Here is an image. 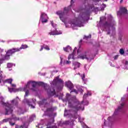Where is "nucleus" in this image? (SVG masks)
Returning a JSON list of instances; mask_svg holds the SVG:
<instances>
[{
    "instance_id": "obj_1",
    "label": "nucleus",
    "mask_w": 128,
    "mask_h": 128,
    "mask_svg": "<svg viewBox=\"0 0 128 128\" xmlns=\"http://www.w3.org/2000/svg\"><path fill=\"white\" fill-rule=\"evenodd\" d=\"M92 96V92H90L85 94L83 97V101L82 102H80L76 100V96L70 98V94H67L66 99L65 100V102H68V106L71 108V110L75 112H78V111L80 110H84V106H88V102L84 100V99L86 98L87 96Z\"/></svg>"
},
{
    "instance_id": "obj_3",
    "label": "nucleus",
    "mask_w": 128,
    "mask_h": 128,
    "mask_svg": "<svg viewBox=\"0 0 128 128\" xmlns=\"http://www.w3.org/2000/svg\"><path fill=\"white\" fill-rule=\"evenodd\" d=\"M73 58H81V60H84L86 58L88 62H90L92 60H94V56L88 55V53H82V50L80 48L78 49L76 54V47H75L73 53L69 55L68 60Z\"/></svg>"
},
{
    "instance_id": "obj_28",
    "label": "nucleus",
    "mask_w": 128,
    "mask_h": 128,
    "mask_svg": "<svg viewBox=\"0 0 128 128\" xmlns=\"http://www.w3.org/2000/svg\"><path fill=\"white\" fill-rule=\"evenodd\" d=\"M82 79V80L86 82V80H84V78H86V75H84V74H83L82 76H81Z\"/></svg>"
},
{
    "instance_id": "obj_42",
    "label": "nucleus",
    "mask_w": 128,
    "mask_h": 128,
    "mask_svg": "<svg viewBox=\"0 0 128 128\" xmlns=\"http://www.w3.org/2000/svg\"><path fill=\"white\" fill-rule=\"evenodd\" d=\"M44 46H41V48L40 49V52H42V50H44Z\"/></svg>"
},
{
    "instance_id": "obj_48",
    "label": "nucleus",
    "mask_w": 128,
    "mask_h": 128,
    "mask_svg": "<svg viewBox=\"0 0 128 128\" xmlns=\"http://www.w3.org/2000/svg\"><path fill=\"white\" fill-rule=\"evenodd\" d=\"M0 98L2 100H4V98H2V96L0 97Z\"/></svg>"
},
{
    "instance_id": "obj_31",
    "label": "nucleus",
    "mask_w": 128,
    "mask_h": 128,
    "mask_svg": "<svg viewBox=\"0 0 128 128\" xmlns=\"http://www.w3.org/2000/svg\"><path fill=\"white\" fill-rule=\"evenodd\" d=\"M78 118L81 124H82V120H84V118H82V117L79 116Z\"/></svg>"
},
{
    "instance_id": "obj_15",
    "label": "nucleus",
    "mask_w": 128,
    "mask_h": 128,
    "mask_svg": "<svg viewBox=\"0 0 128 128\" xmlns=\"http://www.w3.org/2000/svg\"><path fill=\"white\" fill-rule=\"evenodd\" d=\"M66 86H67L69 90H72L74 89V84H72L70 81L66 82Z\"/></svg>"
},
{
    "instance_id": "obj_17",
    "label": "nucleus",
    "mask_w": 128,
    "mask_h": 128,
    "mask_svg": "<svg viewBox=\"0 0 128 128\" xmlns=\"http://www.w3.org/2000/svg\"><path fill=\"white\" fill-rule=\"evenodd\" d=\"M47 92L49 94H50V96H54V94H56V90L54 88H52L50 90L48 89L47 90Z\"/></svg>"
},
{
    "instance_id": "obj_14",
    "label": "nucleus",
    "mask_w": 128,
    "mask_h": 128,
    "mask_svg": "<svg viewBox=\"0 0 128 128\" xmlns=\"http://www.w3.org/2000/svg\"><path fill=\"white\" fill-rule=\"evenodd\" d=\"M77 90L74 89L73 90H72L70 92H75V94H78V92H84L83 90H82V88H80V86H76Z\"/></svg>"
},
{
    "instance_id": "obj_23",
    "label": "nucleus",
    "mask_w": 128,
    "mask_h": 128,
    "mask_svg": "<svg viewBox=\"0 0 128 128\" xmlns=\"http://www.w3.org/2000/svg\"><path fill=\"white\" fill-rule=\"evenodd\" d=\"M4 82H7L8 84H12V78L7 79Z\"/></svg>"
},
{
    "instance_id": "obj_40",
    "label": "nucleus",
    "mask_w": 128,
    "mask_h": 128,
    "mask_svg": "<svg viewBox=\"0 0 128 128\" xmlns=\"http://www.w3.org/2000/svg\"><path fill=\"white\" fill-rule=\"evenodd\" d=\"M118 55H116L114 56V60H118Z\"/></svg>"
},
{
    "instance_id": "obj_50",
    "label": "nucleus",
    "mask_w": 128,
    "mask_h": 128,
    "mask_svg": "<svg viewBox=\"0 0 128 128\" xmlns=\"http://www.w3.org/2000/svg\"><path fill=\"white\" fill-rule=\"evenodd\" d=\"M16 128H19L18 126V125H17V126H16Z\"/></svg>"
},
{
    "instance_id": "obj_26",
    "label": "nucleus",
    "mask_w": 128,
    "mask_h": 128,
    "mask_svg": "<svg viewBox=\"0 0 128 128\" xmlns=\"http://www.w3.org/2000/svg\"><path fill=\"white\" fill-rule=\"evenodd\" d=\"M30 124V123H28V122H27L26 123H24V125L22 126V128H27L28 126V124Z\"/></svg>"
},
{
    "instance_id": "obj_60",
    "label": "nucleus",
    "mask_w": 128,
    "mask_h": 128,
    "mask_svg": "<svg viewBox=\"0 0 128 128\" xmlns=\"http://www.w3.org/2000/svg\"><path fill=\"white\" fill-rule=\"evenodd\" d=\"M76 118H78V117H75Z\"/></svg>"
},
{
    "instance_id": "obj_61",
    "label": "nucleus",
    "mask_w": 128,
    "mask_h": 128,
    "mask_svg": "<svg viewBox=\"0 0 128 128\" xmlns=\"http://www.w3.org/2000/svg\"><path fill=\"white\" fill-rule=\"evenodd\" d=\"M2 42H4V41H2Z\"/></svg>"
},
{
    "instance_id": "obj_47",
    "label": "nucleus",
    "mask_w": 128,
    "mask_h": 128,
    "mask_svg": "<svg viewBox=\"0 0 128 128\" xmlns=\"http://www.w3.org/2000/svg\"><path fill=\"white\" fill-rule=\"evenodd\" d=\"M2 64V60H0V65Z\"/></svg>"
},
{
    "instance_id": "obj_8",
    "label": "nucleus",
    "mask_w": 128,
    "mask_h": 128,
    "mask_svg": "<svg viewBox=\"0 0 128 128\" xmlns=\"http://www.w3.org/2000/svg\"><path fill=\"white\" fill-rule=\"evenodd\" d=\"M16 120H20V118L13 116L12 118H8L3 120L2 121L0 122V124H4V122H9L10 126H14L15 124L14 122H16Z\"/></svg>"
},
{
    "instance_id": "obj_56",
    "label": "nucleus",
    "mask_w": 128,
    "mask_h": 128,
    "mask_svg": "<svg viewBox=\"0 0 128 128\" xmlns=\"http://www.w3.org/2000/svg\"><path fill=\"white\" fill-rule=\"evenodd\" d=\"M111 66H114V65H112V64H111Z\"/></svg>"
},
{
    "instance_id": "obj_24",
    "label": "nucleus",
    "mask_w": 128,
    "mask_h": 128,
    "mask_svg": "<svg viewBox=\"0 0 128 128\" xmlns=\"http://www.w3.org/2000/svg\"><path fill=\"white\" fill-rule=\"evenodd\" d=\"M70 114V110H65L64 116H68Z\"/></svg>"
},
{
    "instance_id": "obj_16",
    "label": "nucleus",
    "mask_w": 128,
    "mask_h": 128,
    "mask_svg": "<svg viewBox=\"0 0 128 128\" xmlns=\"http://www.w3.org/2000/svg\"><path fill=\"white\" fill-rule=\"evenodd\" d=\"M50 36H56L58 34H62V32H58L56 30H55V31H52L51 32L48 33Z\"/></svg>"
},
{
    "instance_id": "obj_18",
    "label": "nucleus",
    "mask_w": 128,
    "mask_h": 128,
    "mask_svg": "<svg viewBox=\"0 0 128 128\" xmlns=\"http://www.w3.org/2000/svg\"><path fill=\"white\" fill-rule=\"evenodd\" d=\"M84 10L86 11V14H90V10H92V8L91 6H90L88 5V6H85Z\"/></svg>"
},
{
    "instance_id": "obj_52",
    "label": "nucleus",
    "mask_w": 128,
    "mask_h": 128,
    "mask_svg": "<svg viewBox=\"0 0 128 128\" xmlns=\"http://www.w3.org/2000/svg\"><path fill=\"white\" fill-rule=\"evenodd\" d=\"M123 1H124V0H120V2H122Z\"/></svg>"
},
{
    "instance_id": "obj_32",
    "label": "nucleus",
    "mask_w": 128,
    "mask_h": 128,
    "mask_svg": "<svg viewBox=\"0 0 128 128\" xmlns=\"http://www.w3.org/2000/svg\"><path fill=\"white\" fill-rule=\"evenodd\" d=\"M43 46L45 50H50V47H48V46L44 45Z\"/></svg>"
},
{
    "instance_id": "obj_51",
    "label": "nucleus",
    "mask_w": 128,
    "mask_h": 128,
    "mask_svg": "<svg viewBox=\"0 0 128 128\" xmlns=\"http://www.w3.org/2000/svg\"><path fill=\"white\" fill-rule=\"evenodd\" d=\"M39 104H40V106H42V102H40Z\"/></svg>"
},
{
    "instance_id": "obj_38",
    "label": "nucleus",
    "mask_w": 128,
    "mask_h": 128,
    "mask_svg": "<svg viewBox=\"0 0 128 128\" xmlns=\"http://www.w3.org/2000/svg\"><path fill=\"white\" fill-rule=\"evenodd\" d=\"M43 126H44V125H42V124H38V128H42Z\"/></svg>"
},
{
    "instance_id": "obj_45",
    "label": "nucleus",
    "mask_w": 128,
    "mask_h": 128,
    "mask_svg": "<svg viewBox=\"0 0 128 128\" xmlns=\"http://www.w3.org/2000/svg\"><path fill=\"white\" fill-rule=\"evenodd\" d=\"M86 66H87V65H86H86L84 66V68H85L86 70H88V68H86Z\"/></svg>"
},
{
    "instance_id": "obj_13",
    "label": "nucleus",
    "mask_w": 128,
    "mask_h": 128,
    "mask_svg": "<svg viewBox=\"0 0 128 128\" xmlns=\"http://www.w3.org/2000/svg\"><path fill=\"white\" fill-rule=\"evenodd\" d=\"M26 102L28 104L29 106H31L32 108H34V104H36V99H32L31 101L30 100H26Z\"/></svg>"
},
{
    "instance_id": "obj_43",
    "label": "nucleus",
    "mask_w": 128,
    "mask_h": 128,
    "mask_svg": "<svg viewBox=\"0 0 128 128\" xmlns=\"http://www.w3.org/2000/svg\"><path fill=\"white\" fill-rule=\"evenodd\" d=\"M102 18H104V17H102L100 18V22H102Z\"/></svg>"
},
{
    "instance_id": "obj_49",
    "label": "nucleus",
    "mask_w": 128,
    "mask_h": 128,
    "mask_svg": "<svg viewBox=\"0 0 128 128\" xmlns=\"http://www.w3.org/2000/svg\"><path fill=\"white\" fill-rule=\"evenodd\" d=\"M124 100V98H122V100H121V102H122V100Z\"/></svg>"
},
{
    "instance_id": "obj_55",
    "label": "nucleus",
    "mask_w": 128,
    "mask_h": 128,
    "mask_svg": "<svg viewBox=\"0 0 128 128\" xmlns=\"http://www.w3.org/2000/svg\"><path fill=\"white\" fill-rule=\"evenodd\" d=\"M74 0H71V4H72V2Z\"/></svg>"
},
{
    "instance_id": "obj_37",
    "label": "nucleus",
    "mask_w": 128,
    "mask_h": 128,
    "mask_svg": "<svg viewBox=\"0 0 128 128\" xmlns=\"http://www.w3.org/2000/svg\"><path fill=\"white\" fill-rule=\"evenodd\" d=\"M28 96V90L26 91V94H25L24 96Z\"/></svg>"
},
{
    "instance_id": "obj_54",
    "label": "nucleus",
    "mask_w": 128,
    "mask_h": 128,
    "mask_svg": "<svg viewBox=\"0 0 128 128\" xmlns=\"http://www.w3.org/2000/svg\"><path fill=\"white\" fill-rule=\"evenodd\" d=\"M82 22H84V18H82Z\"/></svg>"
},
{
    "instance_id": "obj_39",
    "label": "nucleus",
    "mask_w": 128,
    "mask_h": 128,
    "mask_svg": "<svg viewBox=\"0 0 128 128\" xmlns=\"http://www.w3.org/2000/svg\"><path fill=\"white\" fill-rule=\"evenodd\" d=\"M60 64L62 66V60H63V58H62L61 57H60Z\"/></svg>"
},
{
    "instance_id": "obj_34",
    "label": "nucleus",
    "mask_w": 128,
    "mask_h": 128,
    "mask_svg": "<svg viewBox=\"0 0 128 128\" xmlns=\"http://www.w3.org/2000/svg\"><path fill=\"white\" fill-rule=\"evenodd\" d=\"M106 4H102V5L101 10H104V8H106Z\"/></svg>"
},
{
    "instance_id": "obj_58",
    "label": "nucleus",
    "mask_w": 128,
    "mask_h": 128,
    "mask_svg": "<svg viewBox=\"0 0 128 128\" xmlns=\"http://www.w3.org/2000/svg\"><path fill=\"white\" fill-rule=\"evenodd\" d=\"M80 42H82V40H80Z\"/></svg>"
},
{
    "instance_id": "obj_44",
    "label": "nucleus",
    "mask_w": 128,
    "mask_h": 128,
    "mask_svg": "<svg viewBox=\"0 0 128 128\" xmlns=\"http://www.w3.org/2000/svg\"><path fill=\"white\" fill-rule=\"evenodd\" d=\"M11 86H12L13 88H16V84H12Z\"/></svg>"
},
{
    "instance_id": "obj_10",
    "label": "nucleus",
    "mask_w": 128,
    "mask_h": 128,
    "mask_svg": "<svg viewBox=\"0 0 128 128\" xmlns=\"http://www.w3.org/2000/svg\"><path fill=\"white\" fill-rule=\"evenodd\" d=\"M48 15L44 12L41 13L40 20H41L42 24L48 22Z\"/></svg>"
},
{
    "instance_id": "obj_5",
    "label": "nucleus",
    "mask_w": 128,
    "mask_h": 128,
    "mask_svg": "<svg viewBox=\"0 0 128 128\" xmlns=\"http://www.w3.org/2000/svg\"><path fill=\"white\" fill-rule=\"evenodd\" d=\"M28 48V45H22L20 48H13L11 50H8L6 53V56L2 58V60H10V56H12V54H14V52H20V50H24V48Z\"/></svg>"
},
{
    "instance_id": "obj_12",
    "label": "nucleus",
    "mask_w": 128,
    "mask_h": 128,
    "mask_svg": "<svg viewBox=\"0 0 128 128\" xmlns=\"http://www.w3.org/2000/svg\"><path fill=\"white\" fill-rule=\"evenodd\" d=\"M8 90L10 92H24V90H26V89L24 88H19L18 89H16L15 88H8Z\"/></svg>"
},
{
    "instance_id": "obj_19",
    "label": "nucleus",
    "mask_w": 128,
    "mask_h": 128,
    "mask_svg": "<svg viewBox=\"0 0 128 128\" xmlns=\"http://www.w3.org/2000/svg\"><path fill=\"white\" fill-rule=\"evenodd\" d=\"M73 66H74V70H76L78 68H80V64L78 62H73Z\"/></svg>"
},
{
    "instance_id": "obj_33",
    "label": "nucleus",
    "mask_w": 128,
    "mask_h": 128,
    "mask_svg": "<svg viewBox=\"0 0 128 128\" xmlns=\"http://www.w3.org/2000/svg\"><path fill=\"white\" fill-rule=\"evenodd\" d=\"M92 38V36L90 35L88 36H85L84 38V40H88V38Z\"/></svg>"
},
{
    "instance_id": "obj_20",
    "label": "nucleus",
    "mask_w": 128,
    "mask_h": 128,
    "mask_svg": "<svg viewBox=\"0 0 128 128\" xmlns=\"http://www.w3.org/2000/svg\"><path fill=\"white\" fill-rule=\"evenodd\" d=\"M64 52H70L72 50V47L70 46H67L66 48H64Z\"/></svg>"
},
{
    "instance_id": "obj_9",
    "label": "nucleus",
    "mask_w": 128,
    "mask_h": 128,
    "mask_svg": "<svg viewBox=\"0 0 128 128\" xmlns=\"http://www.w3.org/2000/svg\"><path fill=\"white\" fill-rule=\"evenodd\" d=\"M120 104V106H118V108L115 110L114 114H113L112 117L108 118V120L110 122V121L114 120V116H116V114H118V112H120V110H122V108H124V102H122V103Z\"/></svg>"
},
{
    "instance_id": "obj_29",
    "label": "nucleus",
    "mask_w": 128,
    "mask_h": 128,
    "mask_svg": "<svg viewBox=\"0 0 128 128\" xmlns=\"http://www.w3.org/2000/svg\"><path fill=\"white\" fill-rule=\"evenodd\" d=\"M72 62L70 61H68V60H65L64 62V64H71Z\"/></svg>"
},
{
    "instance_id": "obj_21",
    "label": "nucleus",
    "mask_w": 128,
    "mask_h": 128,
    "mask_svg": "<svg viewBox=\"0 0 128 128\" xmlns=\"http://www.w3.org/2000/svg\"><path fill=\"white\" fill-rule=\"evenodd\" d=\"M52 112V108H48L46 111L44 112V114L46 115H48V114H50V112Z\"/></svg>"
},
{
    "instance_id": "obj_2",
    "label": "nucleus",
    "mask_w": 128,
    "mask_h": 128,
    "mask_svg": "<svg viewBox=\"0 0 128 128\" xmlns=\"http://www.w3.org/2000/svg\"><path fill=\"white\" fill-rule=\"evenodd\" d=\"M68 8H64V11H58L56 14L58 16H59L60 20L62 22H64L66 28H70L72 26L74 30H76L78 26L79 28H81V26H84V24L82 23L80 24V22L76 21V22H72V23L68 22V23H66L64 22L66 20V14H68Z\"/></svg>"
},
{
    "instance_id": "obj_35",
    "label": "nucleus",
    "mask_w": 128,
    "mask_h": 128,
    "mask_svg": "<svg viewBox=\"0 0 128 128\" xmlns=\"http://www.w3.org/2000/svg\"><path fill=\"white\" fill-rule=\"evenodd\" d=\"M120 54H124V51L122 49H120Z\"/></svg>"
},
{
    "instance_id": "obj_30",
    "label": "nucleus",
    "mask_w": 128,
    "mask_h": 128,
    "mask_svg": "<svg viewBox=\"0 0 128 128\" xmlns=\"http://www.w3.org/2000/svg\"><path fill=\"white\" fill-rule=\"evenodd\" d=\"M34 118H36V115L34 114L30 116V120L32 122L34 120Z\"/></svg>"
},
{
    "instance_id": "obj_62",
    "label": "nucleus",
    "mask_w": 128,
    "mask_h": 128,
    "mask_svg": "<svg viewBox=\"0 0 128 128\" xmlns=\"http://www.w3.org/2000/svg\"><path fill=\"white\" fill-rule=\"evenodd\" d=\"M16 98H18V97L17 96V97H16Z\"/></svg>"
},
{
    "instance_id": "obj_36",
    "label": "nucleus",
    "mask_w": 128,
    "mask_h": 128,
    "mask_svg": "<svg viewBox=\"0 0 128 128\" xmlns=\"http://www.w3.org/2000/svg\"><path fill=\"white\" fill-rule=\"evenodd\" d=\"M51 24L53 28H54L56 26V24H54L53 21H51Z\"/></svg>"
},
{
    "instance_id": "obj_57",
    "label": "nucleus",
    "mask_w": 128,
    "mask_h": 128,
    "mask_svg": "<svg viewBox=\"0 0 128 128\" xmlns=\"http://www.w3.org/2000/svg\"><path fill=\"white\" fill-rule=\"evenodd\" d=\"M105 2H108V0H105Z\"/></svg>"
},
{
    "instance_id": "obj_27",
    "label": "nucleus",
    "mask_w": 128,
    "mask_h": 128,
    "mask_svg": "<svg viewBox=\"0 0 128 128\" xmlns=\"http://www.w3.org/2000/svg\"><path fill=\"white\" fill-rule=\"evenodd\" d=\"M13 66H16V64H14L12 63H8V68H12Z\"/></svg>"
},
{
    "instance_id": "obj_46",
    "label": "nucleus",
    "mask_w": 128,
    "mask_h": 128,
    "mask_svg": "<svg viewBox=\"0 0 128 128\" xmlns=\"http://www.w3.org/2000/svg\"><path fill=\"white\" fill-rule=\"evenodd\" d=\"M3 51H4L3 50H2V48H0V52H2Z\"/></svg>"
},
{
    "instance_id": "obj_7",
    "label": "nucleus",
    "mask_w": 128,
    "mask_h": 128,
    "mask_svg": "<svg viewBox=\"0 0 128 128\" xmlns=\"http://www.w3.org/2000/svg\"><path fill=\"white\" fill-rule=\"evenodd\" d=\"M115 25L116 22H114V20H112L110 22H106L103 26V30L108 32V34H110V28L114 30V26Z\"/></svg>"
},
{
    "instance_id": "obj_41",
    "label": "nucleus",
    "mask_w": 128,
    "mask_h": 128,
    "mask_svg": "<svg viewBox=\"0 0 128 128\" xmlns=\"http://www.w3.org/2000/svg\"><path fill=\"white\" fill-rule=\"evenodd\" d=\"M82 126L83 128H88V126H86V125H84V124H82Z\"/></svg>"
},
{
    "instance_id": "obj_53",
    "label": "nucleus",
    "mask_w": 128,
    "mask_h": 128,
    "mask_svg": "<svg viewBox=\"0 0 128 128\" xmlns=\"http://www.w3.org/2000/svg\"><path fill=\"white\" fill-rule=\"evenodd\" d=\"M128 64V61H126V64Z\"/></svg>"
},
{
    "instance_id": "obj_22",
    "label": "nucleus",
    "mask_w": 128,
    "mask_h": 128,
    "mask_svg": "<svg viewBox=\"0 0 128 128\" xmlns=\"http://www.w3.org/2000/svg\"><path fill=\"white\" fill-rule=\"evenodd\" d=\"M54 82H61L62 84H64V81L60 79H58V76L56 77L55 79H54Z\"/></svg>"
},
{
    "instance_id": "obj_11",
    "label": "nucleus",
    "mask_w": 128,
    "mask_h": 128,
    "mask_svg": "<svg viewBox=\"0 0 128 128\" xmlns=\"http://www.w3.org/2000/svg\"><path fill=\"white\" fill-rule=\"evenodd\" d=\"M128 14V11L124 7H121L120 10L117 12L118 16H122V14Z\"/></svg>"
},
{
    "instance_id": "obj_63",
    "label": "nucleus",
    "mask_w": 128,
    "mask_h": 128,
    "mask_svg": "<svg viewBox=\"0 0 128 128\" xmlns=\"http://www.w3.org/2000/svg\"><path fill=\"white\" fill-rule=\"evenodd\" d=\"M7 128L6 127H5V128Z\"/></svg>"
},
{
    "instance_id": "obj_59",
    "label": "nucleus",
    "mask_w": 128,
    "mask_h": 128,
    "mask_svg": "<svg viewBox=\"0 0 128 128\" xmlns=\"http://www.w3.org/2000/svg\"><path fill=\"white\" fill-rule=\"evenodd\" d=\"M32 90H35L34 89H32Z\"/></svg>"
},
{
    "instance_id": "obj_4",
    "label": "nucleus",
    "mask_w": 128,
    "mask_h": 128,
    "mask_svg": "<svg viewBox=\"0 0 128 128\" xmlns=\"http://www.w3.org/2000/svg\"><path fill=\"white\" fill-rule=\"evenodd\" d=\"M15 102H16V100H12L10 104L8 102L4 103L3 101L0 102L1 104H4L5 107V114H10L12 113Z\"/></svg>"
},
{
    "instance_id": "obj_25",
    "label": "nucleus",
    "mask_w": 128,
    "mask_h": 128,
    "mask_svg": "<svg viewBox=\"0 0 128 128\" xmlns=\"http://www.w3.org/2000/svg\"><path fill=\"white\" fill-rule=\"evenodd\" d=\"M2 80H4V78L2 77V72L0 70V82H2Z\"/></svg>"
},
{
    "instance_id": "obj_6",
    "label": "nucleus",
    "mask_w": 128,
    "mask_h": 128,
    "mask_svg": "<svg viewBox=\"0 0 128 128\" xmlns=\"http://www.w3.org/2000/svg\"><path fill=\"white\" fill-rule=\"evenodd\" d=\"M38 84H39L40 86H44V88L46 90L48 88V84H46L42 82H39L38 83L34 82V81H29L27 82L26 85V86L25 87H24L25 90L24 91L26 90L28 88H30V86H32V88H36Z\"/></svg>"
}]
</instances>
